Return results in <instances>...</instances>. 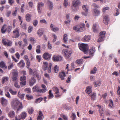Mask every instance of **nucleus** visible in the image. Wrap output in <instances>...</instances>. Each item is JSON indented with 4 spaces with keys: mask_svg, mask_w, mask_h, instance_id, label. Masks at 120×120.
Instances as JSON below:
<instances>
[{
    "mask_svg": "<svg viewBox=\"0 0 120 120\" xmlns=\"http://www.w3.org/2000/svg\"><path fill=\"white\" fill-rule=\"evenodd\" d=\"M12 109L15 110H17L16 112L23 108L22 103L18 100H15L11 104Z\"/></svg>",
    "mask_w": 120,
    "mask_h": 120,
    "instance_id": "obj_1",
    "label": "nucleus"
},
{
    "mask_svg": "<svg viewBox=\"0 0 120 120\" xmlns=\"http://www.w3.org/2000/svg\"><path fill=\"white\" fill-rule=\"evenodd\" d=\"M41 86L42 89H40L39 87L37 85H36L32 88L33 92H36L38 93H44L46 92L47 88L46 86L44 84H42Z\"/></svg>",
    "mask_w": 120,
    "mask_h": 120,
    "instance_id": "obj_2",
    "label": "nucleus"
},
{
    "mask_svg": "<svg viewBox=\"0 0 120 120\" xmlns=\"http://www.w3.org/2000/svg\"><path fill=\"white\" fill-rule=\"evenodd\" d=\"M72 52V50L69 49H64L62 51V54L66 59H68L70 57Z\"/></svg>",
    "mask_w": 120,
    "mask_h": 120,
    "instance_id": "obj_3",
    "label": "nucleus"
},
{
    "mask_svg": "<svg viewBox=\"0 0 120 120\" xmlns=\"http://www.w3.org/2000/svg\"><path fill=\"white\" fill-rule=\"evenodd\" d=\"M79 48L80 50L84 52H86L88 49V45L87 44L82 43L79 46Z\"/></svg>",
    "mask_w": 120,
    "mask_h": 120,
    "instance_id": "obj_4",
    "label": "nucleus"
},
{
    "mask_svg": "<svg viewBox=\"0 0 120 120\" xmlns=\"http://www.w3.org/2000/svg\"><path fill=\"white\" fill-rule=\"evenodd\" d=\"M26 116V113L25 112H22L21 114L19 115L18 116L15 117V120H20L21 119L24 120Z\"/></svg>",
    "mask_w": 120,
    "mask_h": 120,
    "instance_id": "obj_5",
    "label": "nucleus"
},
{
    "mask_svg": "<svg viewBox=\"0 0 120 120\" xmlns=\"http://www.w3.org/2000/svg\"><path fill=\"white\" fill-rule=\"evenodd\" d=\"M106 32L105 31H102L100 33L99 38L98 40V42H100L103 40L105 35L106 34Z\"/></svg>",
    "mask_w": 120,
    "mask_h": 120,
    "instance_id": "obj_6",
    "label": "nucleus"
},
{
    "mask_svg": "<svg viewBox=\"0 0 120 120\" xmlns=\"http://www.w3.org/2000/svg\"><path fill=\"white\" fill-rule=\"evenodd\" d=\"M26 77L24 76H22L20 77V79L21 81L20 82V84L21 86H24L26 85Z\"/></svg>",
    "mask_w": 120,
    "mask_h": 120,
    "instance_id": "obj_7",
    "label": "nucleus"
},
{
    "mask_svg": "<svg viewBox=\"0 0 120 120\" xmlns=\"http://www.w3.org/2000/svg\"><path fill=\"white\" fill-rule=\"evenodd\" d=\"M3 44L5 45H7V46H11L12 45V42L8 40L3 39Z\"/></svg>",
    "mask_w": 120,
    "mask_h": 120,
    "instance_id": "obj_8",
    "label": "nucleus"
},
{
    "mask_svg": "<svg viewBox=\"0 0 120 120\" xmlns=\"http://www.w3.org/2000/svg\"><path fill=\"white\" fill-rule=\"evenodd\" d=\"M19 30L18 28H16L13 31V33L15 38H18L19 37Z\"/></svg>",
    "mask_w": 120,
    "mask_h": 120,
    "instance_id": "obj_9",
    "label": "nucleus"
},
{
    "mask_svg": "<svg viewBox=\"0 0 120 120\" xmlns=\"http://www.w3.org/2000/svg\"><path fill=\"white\" fill-rule=\"evenodd\" d=\"M66 76V74L64 71H62L59 73V77L60 78L61 80H64V77Z\"/></svg>",
    "mask_w": 120,
    "mask_h": 120,
    "instance_id": "obj_10",
    "label": "nucleus"
},
{
    "mask_svg": "<svg viewBox=\"0 0 120 120\" xmlns=\"http://www.w3.org/2000/svg\"><path fill=\"white\" fill-rule=\"evenodd\" d=\"M90 40V35H86L82 39V41L84 42H88Z\"/></svg>",
    "mask_w": 120,
    "mask_h": 120,
    "instance_id": "obj_11",
    "label": "nucleus"
},
{
    "mask_svg": "<svg viewBox=\"0 0 120 120\" xmlns=\"http://www.w3.org/2000/svg\"><path fill=\"white\" fill-rule=\"evenodd\" d=\"M51 55L48 53H45L42 56L43 58L45 60H47L49 59L51 57Z\"/></svg>",
    "mask_w": 120,
    "mask_h": 120,
    "instance_id": "obj_12",
    "label": "nucleus"
},
{
    "mask_svg": "<svg viewBox=\"0 0 120 120\" xmlns=\"http://www.w3.org/2000/svg\"><path fill=\"white\" fill-rule=\"evenodd\" d=\"M24 59L26 61V65L27 68H29V67L30 65V61L29 60L28 56L26 55H25Z\"/></svg>",
    "mask_w": 120,
    "mask_h": 120,
    "instance_id": "obj_13",
    "label": "nucleus"
},
{
    "mask_svg": "<svg viewBox=\"0 0 120 120\" xmlns=\"http://www.w3.org/2000/svg\"><path fill=\"white\" fill-rule=\"evenodd\" d=\"M62 58L60 56H54L52 57V60L55 61H61L62 60Z\"/></svg>",
    "mask_w": 120,
    "mask_h": 120,
    "instance_id": "obj_14",
    "label": "nucleus"
},
{
    "mask_svg": "<svg viewBox=\"0 0 120 120\" xmlns=\"http://www.w3.org/2000/svg\"><path fill=\"white\" fill-rule=\"evenodd\" d=\"M38 113V116L37 117V120H42L44 118V116L42 112L41 111H39Z\"/></svg>",
    "mask_w": 120,
    "mask_h": 120,
    "instance_id": "obj_15",
    "label": "nucleus"
},
{
    "mask_svg": "<svg viewBox=\"0 0 120 120\" xmlns=\"http://www.w3.org/2000/svg\"><path fill=\"white\" fill-rule=\"evenodd\" d=\"M80 3V1L78 0H74L72 2V5L73 6L75 7H77Z\"/></svg>",
    "mask_w": 120,
    "mask_h": 120,
    "instance_id": "obj_16",
    "label": "nucleus"
},
{
    "mask_svg": "<svg viewBox=\"0 0 120 120\" xmlns=\"http://www.w3.org/2000/svg\"><path fill=\"white\" fill-rule=\"evenodd\" d=\"M73 29L74 30H76L78 32H82L84 30V28L81 27L80 28H78V27L74 26L73 27Z\"/></svg>",
    "mask_w": 120,
    "mask_h": 120,
    "instance_id": "obj_17",
    "label": "nucleus"
},
{
    "mask_svg": "<svg viewBox=\"0 0 120 120\" xmlns=\"http://www.w3.org/2000/svg\"><path fill=\"white\" fill-rule=\"evenodd\" d=\"M1 104L3 106H5L7 105L8 103V101L7 100L3 97L1 98Z\"/></svg>",
    "mask_w": 120,
    "mask_h": 120,
    "instance_id": "obj_18",
    "label": "nucleus"
},
{
    "mask_svg": "<svg viewBox=\"0 0 120 120\" xmlns=\"http://www.w3.org/2000/svg\"><path fill=\"white\" fill-rule=\"evenodd\" d=\"M8 117L11 118H13L15 116V112L13 110L11 111L8 113Z\"/></svg>",
    "mask_w": 120,
    "mask_h": 120,
    "instance_id": "obj_19",
    "label": "nucleus"
},
{
    "mask_svg": "<svg viewBox=\"0 0 120 120\" xmlns=\"http://www.w3.org/2000/svg\"><path fill=\"white\" fill-rule=\"evenodd\" d=\"M44 4L42 2H39L38 5V12L40 13H41V10H40L41 7L43 6Z\"/></svg>",
    "mask_w": 120,
    "mask_h": 120,
    "instance_id": "obj_20",
    "label": "nucleus"
},
{
    "mask_svg": "<svg viewBox=\"0 0 120 120\" xmlns=\"http://www.w3.org/2000/svg\"><path fill=\"white\" fill-rule=\"evenodd\" d=\"M54 25L52 24H51L50 26V27L52 30L54 32L58 31L59 30V28L58 27H53Z\"/></svg>",
    "mask_w": 120,
    "mask_h": 120,
    "instance_id": "obj_21",
    "label": "nucleus"
},
{
    "mask_svg": "<svg viewBox=\"0 0 120 120\" xmlns=\"http://www.w3.org/2000/svg\"><path fill=\"white\" fill-rule=\"evenodd\" d=\"M0 67L5 69H6L7 68V67L5 63L3 61H1L0 62Z\"/></svg>",
    "mask_w": 120,
    "mask_h": 120,
    "instance_id": "obj_22",
    "label": "nucleus"
},
{
    "mask_svg": "<svg viewBox=\"0 0 120 120\" xmlns=\"http://www.w3.org/2000/svg\"><path fill=\"white\" fill-rule=\"evenodd\" d=\"M36 82V80L34 78H31L29 82L30 85V86H32Z\"/></svg>",
    "mask_w": 120,
    "mask_h": 120,
    "instance_id": "obj_23",
    "label": "nucleus"
},
{
    "mask_svg": "<svg viewBox=\"0 0 120 120\" xmlns=\"http://www.w3.org/2000/svg\"><path fill=\"white\" fill-rule=\"evenodd\" d=\"M31 14H27L25 16L27 22H30L31 20Z\"/></svg>",
    "mask_w": 120,
    "mask_h": 120,
    "instance_id": "obj_24",
    "label": "nucleus"
},
{
    "mask_svg": "<svg viewBox=\"0 0 120 120\" xmlns=\"http://www.w3.org/2000/svg\"><path fill=\"white\" fill-rule=\"evenodd\" d=\"M48 66V63L46 62H43V65L42 66V68L44 71L46 70L47 69Z\"/></svg>",
    "mask_w": 120,
    "mask_h": 120,
    "instance_id": "obj_25",
    "label": "nucleus"
},
{
    "mask_svg": "<svg viewBox=\"0 0 120 120\" xmlns=\"http://www.w3.org/2000/svg\"><path fill=\"white\" fill-rule=\"evenodd\" d=\"M109 21L108 17V16L106 15L104 17L103 19V22L105 24H107Z\"/></svg>",
    "mask_w": 120,
    "mask_h": 120,
    "instance_id": "obj_26",
    "label": "nucleus"
},
{
    "mask_svg": "<svg viewBox=\"0 0 120 120\" xmlns=\"http://www.w3.org/2000/svg\"><path fill=\"white\" fill-rule=\"evenodd\" d=\"M47 3L49 7V10H52L53 7L52 2L50 1L49 0H48L47 1Z\"/></svg>",
    "mask_w": 120,
    "mask_h": 120,
    "instance_id": "obj_27",
    "label": "nucleus"
},
{
    "mask_svg": "<svg viewBox=\"0 0 120 120\" xmlns=\"http://www.w3.org/2000/svg\"><path fill=\"white\" fill-rule=\"evenodd\" d=\"M52 90H50L49 92V95L48 96V97L49 99H51L53 98V95L52 92Z\"/></svg>",
    "mask_w": 120,
    "mask_h": 120,
    "instance_id": "obj_28",
    "label": "nucleus"
},
{
    "mask_svg": "<svg viewBox=\"0 0 120 120\" xmlns=\"http://www.w3.org/2000/svg\"><path fill=\"white\" fill-rule=\"evenodd\" d=\"M18 76V73L16 72H14L13 73L12 79L13 81L16 80Z\"/></svg>",
    "mask_w": 120,
    "mask_h": 120,
    "instance_id": "obj_29",
    "label": "nucleus"
},
{
    "mask_svg": "<svg viewBox=\"0 0 120 120\" xmlns=\"http://www.w3.org/2000/svg\"><path fill=\"white\" fill-rule=\"evenodd\" d=\"M8 64H9L8 68L9 69H11L13 66V63L10 60H9Z\"/></svg>",
    "mask_w": 120,
    "mask_h": 120,
    "instance_id": "obj_30",
    "label": "nucleus"
},
{
    "mask_svg": "<svg viewBox=\"0 0 120 120\" xmlns=\"http://www.w3.org/2000/svg\"><path fill=\"white\" fill-rule=\"evenodd\" d=\"M97 25V24L95 23L93 24L92 27L93 30V32L94 33H97L98 32V30L96 28V26Z\"/></svg>",
    "mask_w": 120,
    "mask_h": 120,
    "instance_id": "obj_31",
    "label": "nucleus"
},
{
    "mask_svg": "<svg viewBox=\"0 0 120 120\" xmlns=\"http://www.w3.org/2000/svg\"><path fill=\"white\" fill-rule=\"evenodd\" d=\"M63 39L64 42L65 43H67V41L68 40V38L67 37V34H64L63 36Z\"/></svg>",
    "mask_w": 120,
    "mask_h": 120,
    "instance_id": "obj_32",
    "label": "nucleus"
},
{
    "mask_svg": "<svg viewBox=\"0 0 120 120\" xmlns=\"http://www.w3.org/2000/svg\"><path fill=\"white\" fill-rule=\"evenodd\" d=\"M43 31L41 29L38 30L37 32V34L39 37L41 36L43 34Z\"/></svg>",
    "mask_w": 120,
    "mask_h": 120,
    "instance_id": "obj_33",
    "label": "nucleus"
},
{
    "mask_svg": "<svg viewBox=\"0 0 120 120\" xmlns=\"http://www.w3.org/2000/svg\"><path fill=\"white\" fill-rule=\"evenodd\" d=\"M76 62L78 64H82L84 61L82 59H77L76 61Z\"/></svg>",
    "mask_w": 120,
    "mask_h": 120,
    "instance_id": "obj_34",
    "label": "nucleus"
},
{
    "mask_svg": "<svg viewBox=\"0 0 120 120\" xmlns=\"http://www.w3.org/2000/svg\"><path fill=\"white\" fill-rule=\"evenodd\" d=\"M53 90L55 92V94H57L59 93V90L58 88L55 87H54L52 88Z\"/></svg>",
    "mask_w": 120,
    "mask_h": 120,
    "instance_id": "obj_35",
    "label": "nucleus"
},
{
    "mask_svg": "<svg viewBox=\"0 0 120 120\" xmlns=\"http://www.w3.org/2000/svg\"><path fill=\"white\" fill-rule=\"evenodd\" d=\"M25 95V94H24L20 93V91L18 92V96L22 100L24 98Z\"/></svg>",
    "mask_w": 120,
    "mask_h": 120,
    "instance_id": "obj_36",
    "label": "nucleus"
},
{
    "mask_svg": "<svg viewBox=\"0 0 120 120\" xmlns=\"http://www.w3.org/2000/svg\"><path fill=\"white\" fill-rule=\"evenodd\" d=\"M27 110L28 113L30 114H32L34 111L32 107H30L28 108Z\"/></svg>",
    "mask_w": 120,
    "mask_h": 120,
    "instance_id": "obj_37",
    "label": "nucleus"
},
{
    "mask_svg": "<svg viewBox=\"0 0 120 120\" xmlns=\"http://www.w3.org/2000/svg\"><path fill=\"white\" fill-rule=\"evenodd\" d=\"M95 52V48L92 47H91L89 50V54L90 55L93 54Z\"/></svg>",
    "mask_w": 120,
    "mask_h": 120,
    "instance_id": "obj_38",
    "label": "nucleus"
},
{
    "mask_svg": "<svg viewBox=\"0 0 120 120\" xmlns=\"http://www.w3.org/2000/svg\"><path fill=\"white\" fill-rule=\"evenodd\" d=\"M91 88V87L90 86H88L86 88V93L88 94H89L92 92Z\"/></svg>",
    "mask_w": 120,
    "mask_h": 120,
    "instance_id": "obj_39",
    "label": "nucleus"
},
{
    "mask_svg": "<svg viewBox=\"0 0 120 120\" xmlns=\"http://www.w3.org/2000/svg\"><path fill=\"white\" fill-rule=\"evenodd\" d=\"M6 26L5 25H4L3 26L1 30V32L2 33L4 34L6 32L7 29L5 28Z\"/></svg>",
    "mask_w": 120,
    "mask_h": 120,
    "instance_id": "obj_40",
    "label": "nucleus"
},
{
    "mask_svg": "<svg viewBox=\"0 0 120 120\" xmlns=\"http://www.w3.org/2000/svg\"><path fill=\"white\" fill-rule=\"evenodd\" d=\"M9 78L8 77H3L2 78V84H3L5 82H6L8 81Z\"/></svg>",
    "mask_w": 120,
    "mask_h": 120,
    "instance_id": "obj_41",
    "label": "nucleus"
},
{
    "mask_svg": "<svg viewBox=\"0 0 120 120\" xmlns=\"http://www.w3.org/2000/svg\"><path fill=\"white\" fill-rule=\"evenodd\" d=\"M94 86H95L97 87L99 86L101 84V81H97L96 82H94L93 83Z\"/></svg>",
    "mask_w": 120,
    "mask_h": 120,
    "instance_id": "obj_42",
    "label": "nucleus"
},
{
    "mask_svg": "<svg viewBox=\"0 0 120 120\" xmlns=\"http://www.w3.org/2000/svg\"><path fill=\"white\" fill-rule=\"evenodd\" d=\"M82 8L83 10L86 12H88V7L87 5H83L82 6Z\"/></svg>",
    "mask_w": 120,
    "mask_h": 120,
    "instance_id": "obj_43",
    "label": "nucleus"
},
{
    "mask_svg": "<svg viewBox=\"0 0 120 120\" xmlns=\"http://www.w3.org/2000/svg\"><path fill=\"white\" fill-rule=\"evenodd\" d=\"M94 11L95 16H98L99 15L100 11L99 10L96 9H94Z\"/></svg>",
    "mask_w": 120,
    "mask_h": 120,
    "instance_id": "obj_44",
    "label": "nucleus"
},
{
    "mask_svg": "<svg viewBox=\"0 0 120 120\" xmlns=\"http://www.w3.org/2000/svg\"><path fill=\"white\" fill-rule=\"evenodd\" d=\"M90 96L91 97V99L92 100H94L96 97V94L95 93H94L90 95Z\"/></svg>",
    "mask_w": 120,
    "mask_h": 120,
    "instance_id": "obj_45",
    "label": "nucleus"
},
{
    "mask_svg": "<svg viewBox=\"0 0 120 120\" xmlns=\"http://www.w3.org/2000/svg\"><path fill=\"white\" fill-rule=\"evenodd\" d=\"M18 64L20 65L22 67H24L25 63L23 60H21Z\"/></svg>",
    "mask_w": 120,
    "mask_h": 120,
    "instance_id": "obj_46",
    "label": "nucleus"
},
{
    "mask_svg": "<svg viewBox=\"0 0 120 120\" xmlns=\"http://www.w3.org/2000/svg\"><path fill=\"white\" fill-rule=\"evenodd\" d=\"M9 91L10 93L12 95H15L17 94V91H14L11 89H9Z\"/></svg>",
    "mask_w": 120,
    "mask_h": 120,
    "instance_id": "obj_47",
    "label": "nucleus"
},
{
    "mask_svg": "<svg viewBox=\"0 0 120 120\" xmlns=\"http://www.w3.org/2000/svg\"><path fill=\"white\" fill-rule=\"evenodd\" d=\"M18 10L17 7H15V11L12 12V15L14 16H15L17 14V11Z\"/></svg>",
    "mask_w": 120,
    "mask_h": 120,
    "instance_id": "obj_48",
    "label": "nucleus"
},
{
    "mask_svg": "<svg viewBox=\"0 0 120 120\" xmlns=\"http://www.w3.org/2000/svg\"><path fill=\"white\" fill-rule=\"evenodd\" d=\"M60 116L64 120H68V117L65 115H64L62 114H61L60 115Z\"/></svg>",
    "mask_w": 120,
    "mask_h": 120,
    "instance_id": "obj_49",
    "label": "nucleus"
},
{
    "mask_svg": "<svg viewBox=\"0 0 120 120\" xmlns=\"http://www.w3.org/2000/svg\"><path fill=\"white\" fill-rule=\"evenodd\" d=\"M43 99V98L41 97L37 99L36 101V103H39Z\"/></svg>",
    "mask_w": 120,
    "mask_h": 120,
    "instance_id": "obj_50",
    "label": "nucleus"
},
{
    "mask_svg": "<svg viewBox=\"0 0 120 120\" xmlns=\"http://www.w3.org/2000/svg\"><path fill=\"white\" fill-rule=\"evenodd\" d=\"M59 70V67L57 65H56L54 68V70L55 72H58V71Z\"/></svg>",
    "mask_w": 120,
    "mask_h": 120,
    "instance_id": "obj_51",
    "label": "nucleus"
},
{
    "mask_svg": "<svg viewBox=\"0 0 120 120\" xmlns=\"http://www.w3.org/2000/svg\"><path fill=\"white\" fill-rule=\"evenodd\" d=\"M37 60L39 62L41 60V56L37 55L36 56Z\"/></svg>",
    "mask_w": 120,
    "mask_h": 120,
    "instance_id": "obj_52",
    "label": "nucleus"
},
{
    "mask_svg": "<svg viewBox=\"0 0 120 120\" xmlns=\"http://www.w3.org/2000/svg\"><path fill=\"white\" fill-rule=\"evenodd\" d=\"M109 101L110 103L109 105V106L110 107L112 108L113 105V101L111 99H110Z\"/></svg>",
    "mask_w": 120,
    "mask_h": 120,
    "instance_id": "obj_53",
    "label": "nucleus"
},
{
    "mask_svg": "<svg viewBox=\"0 0 120 120\" xmlns=\"http://www.w3.org/2000/svg\"><path fill=\"white\" fill-rule=\"evenodd\" d=\"M97 71V68L96 67H95L94 68L93 70L91 71L90 73L92 74L95 73H96Z\"/></svg>",
    "mask_w": 120,
    "mask_h": 120,
    "instance_id": "obj_54",
    "label": "nucleus"
},
{
    "mask_svg": "<svg viewBox=\"0 0 120 120\" xmlns=\"http://www.w3.org/2000/svg\"><path fill=\"white\" fill-rule=\"evenodd\" d=\"M68 0H64V7L66 8L68 4Z\"/></svg>",
    "mask_w": 120,
    "mask_h": 120,
    "instance_id": "obj_55",
    "label": "nucleus"
},
{
    "mask_svg": "<svg viewBox=\"0 0 120 120\" xmlns=\"http://www.w3.org/2000/svg\"><path fill=\"white\" fill-rule=\"evenodd\" d=\"M21 27L23 29L26 30V24L25 23H24L22 25H21Z\"/></svg>",
    "mask_w": 120,
    "mask_h": 120,
    "instance_id": "obj_56",
    "label": "nucleus"
},
{
    "mask_svg": "<svg viewBox=\"0 0 120 120\" xmlns=\"http://www.w3.org/2000/svg\"><path fill=\"white\" fill-rule=\"evenodd\" d=\"M33 27L31 26H30L28 28V32L29 33H30L33 30Z\"/></svg>",
    "mask_w": 120,
    "mask_h": 120,
    "instance_id": "obj_57",
    "label": "nucleus"
},
{
    "mask_svg": "<svg viewBox=\"0 0 120 120\" xmlns=\"http://www.w3.org/2000/svg\"><path fill=\"white\" fill-rule=\"evenodd\" d=\"M12 27L11 26H9L7 28V31L8 33H9L11 31V30L12 29Z\"/></svg>",
    "mask_w": 120,
    "mask_h": 120,
    "instance_id": "obj_58",
    "label": "nucleus"
},
{
    "mask_svg": "<svg viewBox=\"0 0 120 120\" xmlns=\"http://www.w3.org/2000/svg\"><path fill=\"white\" fill-rule=\"evenodd\" d=\"M71 75H70L67 79L66 80V82L68 83L70 82L71 79Z\"/></svg>",
    "mask_w": 120,
    "mask_h": 120,
    "instance_id": "obj_59",
    "label": "nucleus"
},
{
    "mask_svg": "<svg viewBox=\"0 0 120 120\" xmlns=\"http://www.w3.org/2000/svg\"><path fill=\"white\" fill-rule=\"evenodd\" d=\"M33 23L34 25L36 26L37 25L38 23V21L37 20H34L33 22Z\"/></svg>",
    "mask_w": 120,
    "mask_h": 120,
    "instance_id": "obj_60",
    "label": "nucleus"
},
{
    "mask_svg": "<svg viewBox=\"0 0 120 120\" xmlns=\"http://www.w3.org/2000/svg\"><path fill=\"white\" fill-rule=\"evenodd\" d=\"M52 64H50L49 66L48 70V72L49 73H50L51 72V69L52 67Z\"/></svg>",
    "mask_w": 120,
    "mask_h": 120,
    "instance_id": "obj_61",
    "label": "nucleus"
},
{
    "mask_svg": "<svg viewBox=\"0 0 120 120\" xmlns=\"http://www.w3.org/2000/svg\"><path fill=\"white\" fill-rule=\"evenodd\" d=\"M14 85L15 87L17 88H19L20 87V86L18 85V83L17 82H15V83Z\"/></svg>",
    "mask_w": 120,
    "mask_h": 120,
    "instance_id": "obj_62",
    "label": "nucleus"
},
{
    "mask_svg": "<svg viewBox=\"0 0 120 120\" xmlns=\"http://www.w3.org/2000/svg\"><path fill=\"white\" fill-rule=\"evenodd\" d=\"M48 48L49 49H51L52 48V46L50 44V43L49 41L48 42Z\"/></svg>",
    "mask_w": 120,
    "mask_h": 120,
    "instance_id": "obj_63",
    "label": "nucleus"
},
{
    "mask_svg": "<svg viewBox=\"0 0 120 120\" xmlns=\"http://www.w3.org/2000/svg\"><path fill=\"white\" fill-rule=\"evenodd\" d=\"M40 22L41 23H44L46 24L47 23V22L45 19L41 20Z\"/></svg>",
    "mask_w": 120,
    "mask_h": 120,
    "instance_id": "obj_64",
    "label": "nucleus"
}]
</instances>
